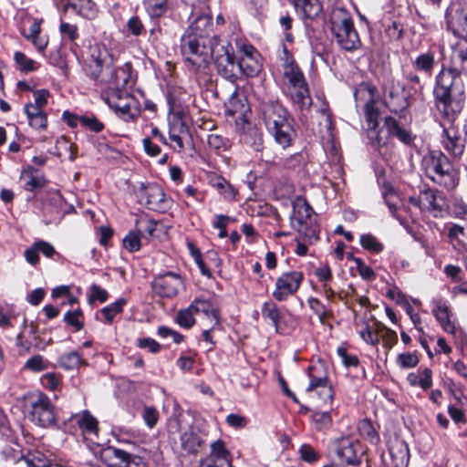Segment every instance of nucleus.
I'll return each instance as SVG.
<instances>
[{
    "label": "nucleus",
    "instance_id": "4c0bfd02",
    "mask_svg": "<svg viewBox=\"0 0 467 467\" xmlns=\"http://www.w3.org/2000/svg\"><path fill=\"white\" fill-rule=\"evenodd\" d=\"M143 4L151 18H160L168 10V0H144Z\"/></svg>",
    "mask_w": 467,
    "mask_h": 467
},
{
    "label": "nucleus",
    "instance_id": "c9c22d12",
    "mask_svg": "<svg viewBox=\"0 0 467 467\" xmlns=\"http://www.w3.org/2000/svg\"><path fill=\"white\" fill-rule=\"evenodd\" d=\"M312 213L313 209L306 202L296 204L294 212L293 223H296L298 232H303V226L306 221L310 219Z\"/></svg>",
    "mask_w": 467,
    "mask_h": 467
},
{
    "label": "nucleus",
    "instance_id": "473e14b6",
    "mask_svg": "<svg viewBox=\"0 0 467 467\" xmlns=\"http://www.w3.org/2000/svg\"><path fill=\"white\" fill-rule=\"evenodd\" d=\"M422 209L434 213L437 217L442 212V206L437 201L436 192L432 189H425L421 191Z\"/></svg>",
    "mask_w": 467,
    "mask_h": 467
},
{
    "label": "nucleus",
    "instance_id": "37998d69",
    "mask_svg": "<svg viewBox=\"0 0 467 467\" xmlns=\"http://www.w3.org/2000/svg\"><path fill=\"white\" fill-rule=\"evenodd\" d=\"M247 146L254 151L261 152L264 149L263 133L257 129H250L244 137Z\"/></svg>",
    "mask_w": 467,
    "mask_h": 467
},
{
    "label": "nucleus",
    "instance_id": "603ef678",
    "mask_svg": "<svg viewBox=\"0 0 467 467\" xmlns=\"http://www.w3.org/2000/svg\"><path fill=\"white\" fill-rule=\"evenodd\" d=\"M360 244L364 249L373 253H380L383 250V244L370 234L360 236Z\"/></svg>",
    "mask_w": 467,
    "mask_h": 467
},
{
    "label": "nucleus",
    "instance_id": "423d86ee",
    "mask_svg": "<svg viewBox=\"0 0 467 467\" xmlns=\"http://www.w3.org/2000/svg\"><path fill=\"white\" fill-rule=\"evenodd\" d=\"M330 31L339 47L348 52L360 48L361 41L350 13L343 7H334L329 16Z\"/></svg>",
    "mask_w": 467,
    "mask_h": 467
},
{
    "label": "nucleus",
    "instance_id": "2f4dec72",
    "mask_svg": "<svg viewBox=\"0 0 467 467\" xmlns=\"http://www.w3.org/2000/svg\"><path fill=\"white\" fill-rule=\"evenodd\" d=\"M0 455L6 464L13 463L15 467H18V462L24 458L21 446L13 441L1 450Z\"/></svg>",
    "mask_w": 467,
    "mask_h": 467
},
{
    "label": "nucleus",
    "instance_id": "f257e3e1",
    "mask_svg": "<svg viewBox=\"0 0 467 467\" xmlns=\"http://www.w3.org/2000/svg\"><path fill=\"white\" fill-rule=\"evenodd\" d=\"M206 10L192 8L190 16L192 20L181 38L182 55L195 71L207 67L210 41L216 36H211L213 27V17Z\"/></svg>",
    "mask_w": 467,
    "mask_h": 467
},
{
    "label": "nucleus",
    "instance_id": "338daca9",
    "mask_svg": "<svg viewBox=\"0 0 467 467\" xmlns=\"http://www.w3.org/2000/svg\"><path fill=\"white\" fill-rule=\"evenodd\" d=\"M49 96L50 92L47 89L42 88L36 90L34 92L35 103H32L33 108H36V109H44Z\"/></svg>",
    "mask_w": 467,
    "mask_h": 467
},
{
    "label": "nucleus",
    "instance_id": "c756f323",
    "mask_svg": "<svg viewBox=\"0 0 467 467\" xmlns=\"http://www.w3.org/2000/svg\"><path fill=\"white\" fill-rule=\"evenodd\" d=\"M202 443V438L192 429L185 431L181 435L182 448L189 453H196Z\"/></svg>",
    "mask_w": 467,
    "mask_h": 467
},
{
    "label": "nucleus",
    "instance_id": "ea45409f",
    "mask_svg": "<svg viewBox=\"0 0 467 467\" xmlns=\"http://www.w3.org/2000/svg\"><path fill=\"white\" fill-rule=\"evenodd\" d=\"M194 307L195 306H192V304L191 303V305L188 307L182 309L178 312L175 321L180 327L187 329L193 327V325L195 324L194 316L196 315Z\"/></svg>",
    "mask_w": 467,
    "mask_h": 467
},
{
    "label": "nucleus",
    "instance_id": "f8f14e48",
    "mask_svg": "<svg viewBox=\"0 0 467 467\" xmlns=\"http://www.w3.org/2000/svg\"><path fill=\"white\" fill-rule=\"evenodd\" d=\"M304 281V274L301 271H287L282 273L275 283L272 296L277 302L286 301L296 295Z\"/></svg>",
    "mask_w": 467,
    "mask_h": 467
},
{
    "label": "nucleus",
    "instance_id": "a19ab883",
    "mask_svg": "<svg viewBox=\"0 0 467 467\" xmlns=\"http://www.w3.org/2000/svg\"><path fill=\"white\" fill-rule=\"evenodd\" d=\"M262 316L264 318L271 320L273 326L277 332L279 329V322L281 319V313L275 303L272 301L265 302L262 306Z\"/></svg>",
    "mask_w": 467,
    "mask_h": 467
},
{
    "label": "nucleus",
    "instance_id": "7ed1b4c3",
    "mask_svg": "<svg viewBox=\"0 0 467 467\" xmlns=\"http://www.w3.org/2000/svg\"><path fill=\"white\" fill-rule=\"evenodd\" d=\"M88 69L96 81L110 85L108 89L130 91L135 85L136 80L132 75L131 65L126 63L120 67L114 68L112 58L106 49H92Z\"/></svg>",
    "mask_w": 467,
    "mask_h": 467
},
{
    "label": "nucleus",
    "instance_id": "79ce46f5",
    "mask_svg": "<svg viewBox=\"0 0 467 467\" xmlns=\"http://www.w3.org/2000/svg\"><path fill=\"white\" fill-rule=\"evenodd\" d=\"M358 431L363 439L371 443H377L379 441L378 432L372 425V422L368 419H364L358 422Z\"/></svg>",
    "mask_w": 467,
    "mask_h": 467
},
{
    "label": "nucleus",
    "instance_id": "4be33fe9",
    "mask_svg": "<svg viewBox=\"0 0 467 467\" xmlns=\"http://www.w3.org/2000/svg\"><path fill=\"white\" fill-rule=\"evenodd\" d=\"M20 180L25 182L24 188L28 192L42 189L47 184V180L33 166L24 168L20 174Z\"/></svg>",
    "mask_w": 467,
    "mask_h": 467
},
{
    "label": "nucleus",
    "instance_id": "0e129e2a",
    "mask_svg": "<svg viewBox=\"0 0 467 467\" xmlns=\"http://www.w3.org/2000/svg\"><path fill=\"white\" fill-rule=\"evenodd\" d=\"M59 31L63 37L67 38L70 41H75L79 36L77 26L67 22L60 23Z\"/></svg>",
    "mask_w": 467,
    "mask_h": 467
},
{
    "label": "nucleus",
    "instance_id": "0eeeda50",
    "mask_svg": "<svg viewBox=\"0 0 467 467\" xmlns=\"http://www.w3.org/2000/svg\"><path fill=\"white\" fill-rule=\"evenodd\" d=\"M357 103L365 102L364 114L368 124V138L373 146L380 147L385 144L379 135V111L376 107V88L368 83H361L354 92Z\"/></svg>",
    "mask_w": 467,
    "mask_h": 467
},
{
    "label": "nucleus",
    "instance_id": "9d476101",
    "mask_svg": "<svg viewBox=\"0 0 467 467\" xmlns=\"http://www.w3.org/2000/svg\"><path fill=\"white\" fill-rule=\"evenodd\" d=\"M101 98L124 120L133 121L138 118V101L130 91L107 89L101 94Z\"/></svg>",
    "mask_w": 467,
    "mask_h": 467
},
{
    "label": "nucleus",
    "instance_id": "a211bd4d",
    "mask_svg": "<svg viewBox=\"0 0 467 467\" xmlns=\"http://www.w3.org/2000/svg\"><path fill=\"white\" fill-rule=\"evenodd\" d=\"M308 377L310 378V383L306 388V391L310 392L317 388H323L326 399L331 401L334 398V390L333 388L328 385L327 375L324 367L310 366L308 368Z\"/></svg>",
    "mask_w": 467,
    "mask_h": 467
},
{
    "label": "nucleus",
    "instance_id": "f3484780",
    "mask_svg": "<svg viewBox=\"0 0 467 467\" xmlns=\"http://www.w3.org/2000/svg\"><path fill=\"white\" fill-rule=\"evenodd\" d=\"M142 198L145 199V204L148 209L164 213L170 209L171 200L166 196L162 189L156 185H149L144 189Z\"/></svg>",
    "mask_w": 467,
    "mask_h": 467
},
{
    "label": "nucleus",
    "instance_id": "b1692460",
    "mask_svg": "<svg viewBox=\"0 0 467 467\" xmlns=\"http://www.w3.org/2000/svg\"><path fill=\"white\" fill-rule=\"evenodd\" d=\"M435 66V53L431 50L420 53L412 61L413 69L421 72L428 77H431L432 75Z\"/></svg>",
    "mask_w": 467,
    "mask_h": 467
},
{
    "label": "nucleus",
    "instance_id": "a878e982",
    "mask_svg": "<svg viewBox=\"0 0 467 467\" xmlns=\"http://www.w3.org/2000/svg\"><path fill=\"white\" fill-rule=\"evenodd\" d=\"M384 125L389 135L396 137L404 144L410 145L414 140V136L410 130L401 128L397 119L388 116L384 119Z\"/></svg>",
    "mask_w": 467,
    "mask_h": 467
},
{
    "label": "nucleus",
    "instance_id": "412c9836",
    "mask_svg": "<svg viewBox=\"0 0 467 467\" xmlns=\"http://www.w3.org/2000/svg\"><path fill=\"white\" fill-rule=\"evenodd\" d=\"M432 304V314L441 326L442 329L449 334L454 335L456 327L451 321L450 311L446 303L442 299H433Z\"/></svg>",
    "mask_w": 467,
    "mask_h": 467
},
{
    "label": "nucleus",
    "instance_id": "69168bd1",
    "mask_svg": "<svg viewBox=\"0 0 467 467\" xmlns=\"http://www.w3.org/2000/svg\"><path fill=\"white\" fill-rule=\"evenodd\" d=\"M230 221H231V217H229L227 215H223V214L216 215L215 221L213 223V226L214 228L220 230L219 234H218V236L220 238H225L228 235L226 227H227L228 223H230Z\"/></svg>",
    "mask_w": 467,
    "mask_h": 467
},
{
    "label": "nucleus",
    "instance_id": "c85d7f7f",
    "mask_svg": "<svg viewBox=\"0 0 467 467\" xmlns=\"http://www.w3.org/2000/svg\"><path fill=\"white\" fill-rule=\"evenodd\" d=\"M24 112L26 113L29 125L36 130H45L47 125V117L44 109H36L33 108L29 102L25 105Z\"/></svg>",
    "mask_w": 467,
    "mask_h": 467
},
{
    "label": "nucleus",
    "instance_id": "cd10ccee",
    "mask_svg": "<svg viewBox=\"0 0 467 467\" xmlns=\"http://www.w3.org/2000/svg\"><path fill=\"white\" fill-rule=\"evenodd\" d=\"M74 419L84 434L98 435L99 431V421L88 410H83L81 413L75 415Z\"/></svg>",
    "mask_w": 467,
    "mask_h": 467
},
{
    "label": "nucleus",
    "instance_id": "5fc2aeb1",
    "mask_svg": "<svg viewBox=\"0 0 467 467\" xmlns=\"http://www.w3.org/2000/svg\"><path fill=\"white\" fill-rule=\"evenodd\" d=\"M79 123L94 132H100L104 129V124L94 115L79 116Z\"/></svg>",
    "mask_w": 467,
    "mask_h": 467
},
{
    "label": "nucleus",
    "instance_id": "09e8293b",
    "mask_svg": "<svg viewBox=\"0 0 467 467\" xmlns=\"http://www.w3.org/2000/svg\"><path fill=\"white\" fill-rule=\"evenodd\" d=\"M15 62L23 72H31L38 68L39 65L35 60L27 57L23 52L16 51L14 55Z\"/></svg>",
    "mask_w": 467,
    "mask_h": 467
},
{
    "label": "nucleus",
    "instance_id": "f03ea898",
    "mask_svg": "<svg viewBox=\"0 0 467 467\" xmlns=\"http://www.w3.org/2000/svg\"><path fill=\"white\" fill-rule=\"evenodd\" d=\"M433 98L439 112L453 122L465 103V85L461 71L442 66L435 76Z\"/></svg>",
    "mask_w": 467,
    "mask_h": 467
},
{
    "label": "nucleus",
    "instance_id": "5701e85b",
    "mask_svg": "<svg viewBox=\"0 0 467 467\" xmlns=\"http://www.w3.org/2000/svg\"><path fill=\"white\" fill-rule=\"evenodd\" d=\"M69 10L86 19H93L97 15L96 4L92 0H67L65 11Z\"/></svg>",
    "mask_w": 467,
    "mask_h": 467
},
{
    "label": "nucleus",
    "instance_id": "20e7f679",
    "mask_svg": "<svg viewBox=\"0 0 467 467\" xmlns=\"http://www.w3.org/2000/svg\"><path fill=\"white\" fill-rule=\"evenodd\" d=\"M264 122L276 143L282 148L289 147L296 131L288 119L285 109L277 102L264 103L261 108Z\"/></svg>",
    "mask_w": 467,
    "mask_h": 467
},
{
    "label": "nucleus",
    "instance_id": "6e6552de",
    "mask_svg": "<svg viewBox=\"0 0 467 467\" xmlns=\"http://www.w3.org/2000/svg\"><path fill=\"white\" fill-rule=\"evenodd\" d=\"M207 57L208 64L210 63V58H213L217 73L223 78L231 82H234L239 78L238 65L234 59V48L228 41L214 36L210 41Z\"/></svg>",
    "mask_w": 467,
    "mask_h": 467
},
{
    "label": "nucleus",
    "instance_id": "f704fd0d",
    "mask_svg": "<svg viewBox=\"0 0 467 467\" xmlns=\"http://www.w3.org/2000/svg\"><path fill=\"white\" fill-rule=\"evenodd\" d=\"M18 467H49V460L40 451L28 452L18 462Z\"/></svg>",
    "mask_w": 467,
    "mask_h": 467
},
{
    "label": "nucleus",
    "instance_id": "49530a36",
    "mask_svg": "<svg viewBox=\"0 0 467 467\" xmlns=\"http://www.w3.org/2000/svg\"><path fill=\"white\" fill-rule=\"evenodd\" d=\"M213 186L216 188L219 193L228 201H232L235 197V191L233 186L223 177H216L213 181Z\"/></svg>",
    "mask_w": 467,
    "mask_h": 467
},
{
    "label": "nucleus",
    "instance_id": "e433bc0d",
    "mask_svg": "<svg viewBox=\"0 0 467 467\" xmlns=\"http://www.w3.org/2000/svg\"><path fill=\"white\" fill-rule=\"evenodd\" d=\"M58 363L60 367L66 369H75L81 365H87V362L78 351H71L61 355L58 358Z\"/></svg>",
    "mask_w": 467,
    "mask_h": 467
},
{
    "label": "nucleus",
    "instance_id": "58836bf2",
    "mask_svg": "<svg viewBox=\"0 0 467 467\" xmlns=\"http://www.w3.org/2000/svg\"><path fill=\"white\" fill-rule=\"evenodd\" d=\"M209 148L216 154H221L230 149V140L220 134L211 133L207 135L206 139Z\"/></svg>",
    "mask_w": 467,
    "mask_h": 467
},
{
    "label": "nucleus",
    "instance_id": "9b49d317",
    "mask_svg": "<svg viewBox=\"0 0 467 467\" xmlns=\"http://www.w3.org/2000/svg\"><path fill=\"white\" fill-rule=\"evenodd\" d=\"M28 414L30 420L40 427H49L56 423L55 406L42 392L32 396Z\"/></svg>",
    "mask_w": 467,
    "mask_h": 467
},
{
    "label": "nucleus",
    "instance_id": "2eb2a0df",
    "mask_svg": "<svg viewBox=\"0 0 467 467\" xmlns=\"http://www.w3.org/2000/svg\"><path fill=\"white\" fill-rule=\"evenodd\" d=\"M101 456L105 461L109 462L111 466L117 467H147L144 460L138 456L130 454L121 449L109 446L101 452Z\"/></svg>",
    "mask_w": 467,
    "mask_h": 467
},
{
    "label": "nucleus",
    "instance_id": "864d4df0",
    "mask_svg": "<svg viewBox=\"0 0 467 467\" xmlns=\"http://www.w3.org/2000/svg\"><path fill=\"white\" fill-rule=\"evenodd\" d=\"M312 420L319 431L327 430L332 425L331 415L328 411H315L312 414Z\"/></svg>",
    "mask_w": 467,
    "mask_h": 467
},
{
    "label": "nucleus",
    "instance_id": "4d7b16f0",
    "mask_svg": "<svg viewBox=\"0 0 467 467\" xmlns=\"http://www.w3.org/2000/svg\"><path fill=\"white\" fill-rule=\"evenodd\" d=\"M353 260L356 264L358 275L361 276L362 279L367 281H372L375 279L376 275L373 269L370 266L367 265L362 261V259L358 257H354Z\"/></svg>",
    "mask_w": 467,
    "mask_h": 467
},
{
    "label": "nucleus",
    "instance_id": "bf43d9fd",
    "mask_svg": "<svg viewBox=\"0 0 467 467\" xmlns=\"http://www.w3.org/2000/svg\"><path fill=\"white\" fill-rule=\"evenodd\" d=\"M397 363L402 368H411L417 366L419 358L416 354L410 352L402 353L397 357Z\"/></svg>",
    "mask_w": 467,
    "mask_h": 467
},
{
    "label": "nucleus",
    "instance_id": "6ab92c4d",
    "mask_svg": "<svg viewBox=\"0 0 467 467\" xmlns=\"http://www.w3.org/2000/svg\"><path fill=\"white\" fill-rule=\"evenodd\" d=\"M442 145L454 158H461L464 152L466 139L452 127L444 128L442 131Z\"/></svg>",
    "mask_w": 467,
    "mask_h": 467
},
{
    "label": "nucleus",
    "instance_id": "ddd939ff",
    "mask_svg": "<svg viewBox=\"0 0 467 467\" xmlns=\"http://www.w3.org/2000/svg\"><path fill=\"white\" fill-rule=\"evenodd\" d=\"M238 52L239 77H256L262 70L261 56L258 51L252 45L243 44L238 47Z\"/></svg>",
    "mask_w": 467,
    "mask_h": 467
},
{
    "label": "nucleus",
    "instance_id": "393cba45",
    "mask_svg": "<svg viewBox=\"0 0 467 467\" xmlns=\"http://www.w3.org/2000/svg\"><path fill=\"white\" fill-rule=\"evenodd\" d=\"M389 97L388 107L394 113H400L410 106V101L404 93L403 86H400L397 88L393 87L389 91Z\"/></svg>",
    "mask_w": 467,
    "mask_h": 467
},
{
    "label": "nucleus",
    "instance_id": "774afa93",
    "mask_svg": "<svg viewBox=\"0 0 467 467\" xmlns=\"http://www.w3.org/2000/svg\"><path fill=\"white\" fill-rule=\"evenodd\" d=\"M137 345L139 348H146L153 354H156L161 350V345L155 339L150 337L139 338Z\"/></svg>",
    "mask_w": 467,
    "mask_h": 467
},
{
    "label": "nucleus",
    "instance_id": "13d9d810",
    "mask_svg": "<svg viewBox=\"0 0 467 467\" xmlns=\"http://www.w3.org/2000/svg\"><path fill=\"white\" fill-rule=\"evenodd\" d=\"M47 361L40 355H36L27 359L24 368L33 371V372H40L47 368Z\"/></svg>",
    "mask_w": 467,
    "mask_h": 467
},
{
    "label": "nucleus",
    "instance_id": "72a5a7b5",
    "mask_svg": "<svg viewBox=\"0 0 467 467\" xmlns=\"http://www.w3.org/2000/svg\"><path fill=\"white\" fill-rule=\"evenodd\" d=\"M296 7H299L306 18L314 19L322 11V5L318 0H293Z\"/></svg>",
    "mask_w": 467,
    "mask_h": 467
},
{
    "label": "nucleus",
    "instance_id": "6e6d98bb",
    "mask_svg": "<svg viewBox=\"0 0 467 467\" xmlns=\"http://www.w3.org/2000/svg\"><path fill=\"white\" fill-rule=\"evenodd\" d=\"M123 246L129 252H137L140 249V233L130 232L123 239Z\"/></svg>",
    "mask_w": 467,
    "mask_h": 467
},
{
    "label": "nucleus",
    "instance_id": "8fccbe9b",
    "mask_svg": "<svg viewBox=\"0 0 467 467\" xmlns=\"http://www.w3.org/2000/svg\"><path fill=\"white\" fill-rule=\"evenodd\" d=\"M126 28L133 36H140L146 33V27L139 15H134L128 19Z\"/></svg>",
    "mask_w": 467,
    "mask_h": 467
},
{
    "label": "nucleus",
    "instance_id": "052dcab7",
    "mask_svg": "<svg viewBox=\"0 0 467 467\" xmlns=\"http://www.w3.org/2000/svg\"><path fill=\"white\" fill-rule=\"evenodd\" d=\"M379 333L382 337L384 346L388 348H391L398 342L397 333L385 326H381Z\"/></svg>",
    "mask_w": 467,
    "mask_h": 467
},
{
    "label": "nucleus",
    "instance_id": "de8ad7c7",
    "mask_svg": "<svg viewBox=\"0 0 467 467\" xmlns=\"http://www.w3.org/2000/svg\"><path fill=\"white\" fill-rule=\"evenodd\" d=\"M127 301L124 298H119L114 303L106 306L101 309V314L105 318L107 323H111L114 317L122 312L123 306L126 305Z\"/></svg>",
    "mask_w": 467,
    "mask_h": 467
},
{
    "label": "nucleus",
    "instance_id": "39448f33",
    "mask_svg": "<svg viewBox=\"0 0 467 467\" xmlns=\"http://www.w3.org/2000/svg\"><path fill=\"white\" fill-rule=\"evenodd\" d=\"M425 175L435 184L447 190L454 189L459 183L458 172L449 158L441 150H431L421 161Z\"/></svg>",
    "mask_w": 467,
    "mask_h": 467
},
{
    "label": "nucleus",
    "instance_id": "680f3d73",
    "mask_svg": "<svg viewBox=\"0 0 467 467\" xmlns=\"http://www.w3.org/2000/svg\"><path fill=\"white\" fill-rule=\"evenodd\" d=\"M142 418L145 424L152 429L158 422L159 412L156 408L152 406H146L142 411Z\"/></svg>",
    "mask_w": 467,
    "mask_h": 467
},
{
    "label": "nucleus",
    "instance_id": "e2e57ef3",
    "mask_svg": "<svg viewBox=\"0 0 467 467\" xmlns=\"http://www.w3.org/2000/svg\"><path fill=\"white\" fill-rule=\"evenodd\" d=\"M301 459L308 463H314L319 460V454L309 444H303L299 449Z\"/></svg>",
    "mask_w": 467,
    "mask_h": 467
},
{
    "label": "nucleus",
    "instance_id": "c03bdc74",
    "mask_svg": "<svg viewBox=\"0 0 467 467\" xmlns=\"http://www.w3.org/2000/svg\"><path fill=\"white\" fill-rule=\"evenodd\" d=\"M177 130H180L181 133H187V129L182 123L173 124L169 129V139L174 143L171 147L181 152L184 150L183 137L181 134H175Z\"/></svg>",
    "mask_w": 467,
    "mask_h": 467
},
{
    "label": "nucleus",
    "instance_id": "bb28decb",
    "mask_svg": "<svg viewBox=\"0 0 467 467\" xmlns=\"http://www.w3.org/2000/svg\"><path fill=\"white\" fill-rule=\"evenodd\" d=\"M192 304L195 306L194 310L196 314L202 312L205 317L211 319L212 328H215L220 326L219 311L212 302L202 298H196L192 302Z\"/></svg>",
    "mask_w": 467,
    "mask_h": 467
},
{
    "label": "nucleus",
    "instance_id": "3c124183",
    "mask_svg": "<svg viewBox=\"0 0 467 467\" xmlns=\"http://www.w3.org/2000/svg\"><path fill=\"white\" fill-rule=\"evenodd\" d=\"M83 312L78 308L74 311H67L65 313L63 320L70 327H73L76 331H80L84 325L81 321Z\"/></svg>",
    "mask_w": 467,
    "mask_h": 467
},
{
    "label": "nucleus",
    "instance_id": "a18cd8bd",
    "mask_svg": "<svg viewBox=\"0 0 467 467\" xmlns=\"http://www.w3.org/2000/svg\"><path fill=\"white\" fill-rule=\"evenodd\" d=\"M456 36V42L451 45L453 56L458 57L462 64H467V34Z\"/></svg>",
    "mask_w": 467,
    "mask_h": 467
},
{
    "label": "nucleus",
    "instance_id": "dca6fc26",
    "mask_svg": "<svg viewBox=\"0 0 467 467\" xmlns=\"http://www.w3.org/2000/svg\"><path fill=\"white\" fill-rule=\"evenodd\" d=\"M182 285V276L172 272L160 275L152 282L153 291L160 296L169 298L175 296Z\"/></svg>",
    "mask_w": 467,
    "mask_h": 467
},
{
    "label": "nucleus",
    "instance_id": "aec40b11",
    "mask_svg": "<svg viewBox=\"0 0 467 467\" xmlns=\"http://www.w3.org/2000/svg\"><path fill=\"white\" fill-rule=\"evenodd\" d=\"M336 453L347 465L358 466L361 463L355 444L348 438H342L336 442Z\"/></svg>",
    "mask_w": 467,
    "mask_h": 467
},
{
    "label": "nucleus",
    "instance_id": "4468645a",
    "mask_svg": "<svg viewBox=\"0 0 467 467\" xmlns=\"http://www.w3.org/2000/svg\"><path fill=\"white\" fill-rule=\"evenodd\" d=\"M446 20L454 36L467 34V0H452L446 10Z\"/></svg>",
    "mask_w": 467,
    "mask_h": 467
},
{
    "label": "nucleus",
    "instance_id": "7c9ffc66",
    "mask_svg": "<svg viewBox=\"0 0 467 467\" xmlns=\"http://www.w3.org/2000/svg\"><path fill=\"white\" fill-rule=\"evenodd\" d=\"M206 459L226 464L228 467H233L230 462V453L225 449L224 443L221 440L211 444V452Z\"/></svg>",
    "mask_w": 467,
    "mask_h": 467
},
{
    "label": "nucleus",
    "instance_id": "1a4fd4ad",
    "mask_svg": "<svg viewBox=\"0 0 467 467\" xmlns=\"http://www.w3.org/2000/svg\"><path fill=\"white\" fill-rule=\"evenodd\" d=\"M284 77L288 83V92L294 104L300 109H308L312 104L309 88L300 67L294 61L284 67Z\"/></svg>",
    "mask_w": 467,
    "mask_h": 467
}]
</instances>
